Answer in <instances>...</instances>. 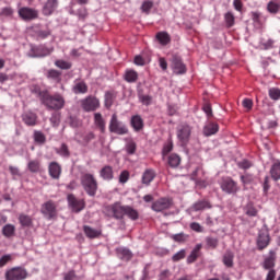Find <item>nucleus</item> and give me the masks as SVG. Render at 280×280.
<instances>
[{
    "mask_svg": "<svg viewBox=\"0 0 280 280\" xmlns=\"http://www.w3.org/2000/svg\"><path fill=\"white\" fill-rule=\"evenodd\" d=\"M27 170L31 174H40L43 172V166L40 165V160H31L27 163Z\"/></svg>",
    "mask_w": 280,
    "mask_h": 280,
    "instance_id": "nucleus-35",
    "label": "nucleus"
},
{
    "mask_svg": "<svg viewBox=\"0 0 280 280\" xmlns=\"http://www.w3.org/2000/svg\"><path fill=\"white\" fill-rule=\"evenodd\" d=\"M116 97H117V95L115 94L114 91L105 92L104 106L107 110H110V108L113 107V104H115Z\"/></svg>",
    "mask_w": 280,
    "mask_h": 280,
    "instance_id": "nucleus-38",
    "label": "nucleus"
},
{
    "mask_svg": "<svg viewBox=\"0 0 280 280\" xmlns=\"http://www.w3.org/2000/svg\"><path fill=\"white\" fill-rule=\"evenodd\" d=\"M118 180L121 185H126V182L127 180H130V172L125 170V171H121L119 177H118Z\"/></svg>",
    "mask_w": 280,
    "mask_h": 280,
    "instance_id": "nucleus-60",
    "label": "nucleus"
},
{
    "mask_svg": "<svg viewBox=\"0 0 280 280\" xmlns=\"http://www.w3.org/2000/svg\"><path fill=\"white\" fill-rule=\"evenodd\" d=\"M172 69L175 75H185V73H187V65H185V62H183V58L177 55L173 56Z\"/></svg>",
    "mask_w": 280,
    "mask_h": 280,
    "instance_id": "nucleus-12",
    "label": "nucleus"
},
{
    "mask_svg": "<svg viewBox=\"0 0 280 280\" xmlns=\"http://www.w3.org/2000/svg\"><path fill=\"white\" fill-rule=\"evenodd\" d=\"M174 150V140L172 139V136H170L166 140V142L163 144L162 148V158L165 159V156H167V154H170V152H172Z\"/></svg>",
    "mask_w": 280,
    "mask_h": 280,
    "instance_id": "nucleus-43",
    "label": "nucleus"
},
{
    "mask_svg": "<svg viewBox=\"0 0 280 280\" xmlns=\"http://www.w3.org/2000/svg\"><path fill=\"white\" fill-rule=\"evenodd\" d=\"M224 23L228 30H231V27L235 25V14L233 13V11H228L224 14Z\"/></svg>",
    "mask_w": 280,
    "mask_h": 280,
    "instance_id": "nucleus-45",
    "label": "nucleus"
},
{
    "mask_svg": "<svg viewBox=\"0 0 280 280\" xmlns=\"http://www.w3.org/2000/svg\"><path fill=\"white\" fill-rule=\"evenodd\" d=\"M220 189L229 196H237L240 194V184L231 176H223L219 182Z\"/></svg>",
    "mask_w": 280,
    "mask_h": 280,
    "instance_id": "nucleus-4",
    "label": "nucleus"
},
{
    "mask_svg": "<svg viewBox=\"0 0 280 280\" xmlns=\"http://www.w3.org/2000/svg\"><path fill=\"white\" fill-rule=\"evenodd\" d=\"M22 121L25 124V126L34 127L38 124V115L33 112H26L22 114Z\"/></svg>",
    "mask_w": 280,
    "mask_h": 280,
    "instance_id": "nucleus-26",
    "label": "nucleus"
},
{
    "mask_svg": "<svg viewBox=\"0 0 280 280\" xmlns=\"http://www.w3.org/2000/svg\"><path fill=\"white\" fill-rule=\"evenodd\" d=\"M18 14L22 21H34L38 19V10L28 7L20 8Z\"/></svg>",
    "mask_w": 280,
    "mask_h": 280,
    "instance_id": "nucleus-13",
    "label": "nucleus"
},
{
    "mask_svg": "<svg viewBox=\"0 0 280 280\" xmlns=\"http://www.w3.org/2000/svg\"><path fill=\"white\" fill-rule=\"evenodd\" d=\"M32 93H34V95L38 96L43 104V102H45V97L47 96L49 91H47V90L43 91V90H40V86L34 85L32 89Z\"/></svg>",
    "mask_w": 280,
    "mask_h": 280,
    "instance_id": "nucleus-48",
    "label": "nucleus"
},
{
    "mask_svg": "<svg viewBox=\"0 0 280 280\" xmlns=\"http://www.w3.org/2000/svg\"><path fill=\"white\" fill-rule=\"evenodd\" d=\"M81 108L84 113H95L102 106L100 98L94 95H89L80 101Z\"/></svg>",
    "mask_w": 280,
    "mask_h": 280,
    "instance_id": "nucleus-9",
    "label": "nucleus"
},
{
    "mask_svg": "<svg viewBox=\"0 0 280 280\" xmlns=\"http://www.w3.org/2000/svg\"><path fill=\"white\" fill-rule=\"evenodd\" d=\"M36 36L40 40H45V38H49V36H51V30H49V28L39 30L36 32Z\"/></svg>",
    "mask_w": 280,
    "mask_h": 280,
    "instance_id": "nucleus-55",
    "label": "nucleus"
},
{
    "mask_svg": "<svg viewBox=\"0 0 280 280\" xmlns=\"http://www.w3.org/2000/svg\"><path fill=\"white\" fill-rule=\"evenodd\" d=\"M55 151L63 159H69V156H71V151L69 150V145H67V143H61L60 148L56 149Z\"/></svg>",
    "mask_w": 280,
    "mask_h": 280,
    "instance_id": "nucleus-46",
    "label": "nucleus"
},
{
    "mask_svg": "<svg viewBox=\"0 0 280 280\" xmlns=\"http://www.w3.org/2000/svg\"><path fill=\"white\" fill-rule=\"evenodd\" d=\"M250 16L254 27H256V30H264V25H266V21H268V18L264 15V13L258 11H252Z\"/></svg>",
    "mask_w": 280,
    "mask_h": 280,
    "instance_id": "nucleus-14",
    "label": "nucleus"
},
{
    "mask_svg": "<svg viewBox=\"0 0 280 280\" xmlns=\"http://www.w3.org/2000/svg\"><path fill=\"white\" fill-rule=\"evenodd\" d=\"M63 280H78V275H75V270L71 269L68 272L63 273Z\"/></svg>",
    "mask_w": 280,
    "mask_h": 280,
    "instance_id": "nucleus-64",
    "label": "nucleus"
},
{
    "mask_svg": "<svg viewBox=\"0 0 280 280\" xmlns=\"http://www.w3.org/2000/svg\"><path fill=\"white\" fill-rule=\"evenodd\" d=\"M267 10L270 14H277L280 10V3L277 0H271L267 4Z\"/></svg>",
    "mask_w": 280,
    "mask_h": 280,
    "instance_id": "nucleus-50",
    "label": "nucleus"
},
{
    "mask_svg": "<svg viewBox=\"0 0 280 280\" xmlns=\"http://www.w3.org/2000/svg\"><path fill=\"white\" fill-rule=\"evenodd\" d=\"M33 140L37 145H45L47 143V136L40 130H34Z\"/></svg>",
    "mask_w": 280,
    "mask_h": 280,
    "instance_id": "nucleus-42",
    "label": "nucleus"
},
{
    "mask_svg": "<svg viewBox=\"0 0 280 280\" xmlns=\"http://www.w3.org/2000/svg\"><path fill=\"white\" fill-rule=\"evenodd\" d=\"M241 183L244 187H246V185H253L255 177L253 174L246 173L245 175H241Z\"/></svg>",
    "mask_w": 280,
    "mask_h": 280,
    "instance_id": "nucleus-52",
    "label": "nucleus"
},
{
    "mask_svg": "<svg viewBox=\"0 0 280 280\" xmlns=\"http://www.w3.org/2000/svg\"><path fill=\"white\" fill-rule=\"evenodd\" d=\"M243 211H244L245 215H247L248 218H257V215L259 214V210H257V208L255 207V203H253V201H249L243 208Z\"/></svg>",
    "mask_w": 280,
    "mask_h": 280,
    "instance_id": "nucleus-39",
    "label": "nucleus"
},
{
    "mask_svg": "<svg viewBox=\"0 0 280 280\" xmlns=\"http://www.w3.org/2000/svg\"><path fill=\"white\" fill-rule=\"evenodd\" d=\"M58 10V0H46L43 5L42 12L44 16H51Z\"/></svg>",
    "mask_w": 280,
    "mask_h": 280,
    "instance_id": "nucleus-20",
    "label": "nucleus"
},
{
    "mask_svg": "<svg viewBox=\"0 0 280 280\" xmlns=\"http://www.w3.org/2000/svg\"><path fill=\"white\" fill-rule=\"evenodd\" d=\"M13 15H14V9H12L11 7H5L1 9L0 16L10 18Z\"/></svg>",
    "mask_w": 280,
    "mask_h": 280,
    "instance_id": "nucleus-63",
    "label": "nucleus"
},
{
    "mask_svg": "<svg viewBox=\"0 0 280 280\" xmlns=\"http://www.w3.org/2000/svg\"><path fill=\"white\" fill-rule=\"evenodd\" d=\"M122 80L128 82V84H135L139 81V72L132 68L126 69L122 74Z\"/></svg>",
    "mask_w": 280,
    "mask_h": 280,
    "instance_id": "nucleus-24",
    "label": "nucleus"
},
{
    "mask_svg": "<svg viewBox=\"0 0 280 280\" xmlns=\"http://www.w3.org/2000/svg\"><path fill=\"white\" fill-rule=\"evenodd\" d=\"M269 97H270V100H273L275 102L279 101V98H280V89L279 88H271L269 90Z\"/></svg>",
    "mask_w": 280,
    "mask_h": 280,
    "instance_id": "nucleus-59",
    "label": "nucleus"
},
{
    "mask_svg": "<svg viewBox=\"0 0 280 280\" xmlns=\"http://www.w3.org/2000/svg\"><path fill=\"white\" fill-rule=\"evenodd\" d=\"M77 16L79 21H86L89 19V10L86 8L78 9Z\"/></svg>",
    "mask_w": 280,
    "mask_h": 280,
    "instance_id": "nucleus-56",
    "label": "nucleus"
},
{
    "mask_svg": "<svg viewBox=\"0 0 280 280\" xmlns=\"http://www.w3.org/2000/svg\"><path fill=\"white\" fill-rule=\"evenodd\" d=\"M28 277L27 270L23 267H13L5 271V280H25Z\"/></svg>",
    "mask_w": 280,
    "mask_h": 280,
    "instance_id": "nucleus-10",
    "label": "nucleus"
},
{
    "mask_svg": "<svg viewBox=\"0 0 280 280\" xmlns=\"http://www.w3.org/2000/svg\"><path fill=\"white\" fill-rule=\"evenodd\" d=\"M198 172H200V167H197L191 173V180H194L195 185H197V187H200V189H206V187H209V182H207L206 178L198 177Z\"/></svg>",
    "mask_w": 280,
    "mask_h": 280,
    "instance_id": "nucleus-30",
    "label": "nucleus"
},
{
    "mask_svg": "<svg viewBox=\"0 0 280 280\" xmlns=\"http://www.w3.org/2000/svg\"><path fill=\"white\" fill-rule=\"evenodd\" d=\"M155 42H158L161 47H167V45L172 44V35L166 31H160L155 34Z\"/></svg>",
    "mask_w": 280,
    "mask_h": 280,
    "instance_id": "nucleus-19",
    "label": "nucleus"
},
{
    "mask_svg": "<svg viewBox=\"0 0 280 280\" xmlns=\"http://www.w3.org/2000/svg\"><path fill=\"white\" fill-rule=\"evenodd\" d=\"M33 54L37 56V58H45V56H50L51 51H54L52 48H48L44 45L36 46L32 48Z\"/></svg>",
    "mask_w": 280,
    "mask_h": 280,
    "instance_id": "nucleus-34",
    "label": "nucleus"
},
{
    "mask_svg": "<svg viewBox=\"0 0 280 280\" xmlns=\"http://www.w3.org/2000/svg\"><path fill=\"white\" fill-rule=\"evenodd\" d=\"M270 245V234L267 231H260L257 237L258 250H264Z\"/></svg>",
    "mask_w": 280,
    "mask_h": 280,
    "instance_id": "nucleus-18",
    "label": "nucleus"
},
{
    "mask_svg": "<svg viewBox=\"0 0 280 280\" xmlns=\"http://www.w3.org/2000/svg\"><path fill=\"white\" fill-rule=\"evenodd\" d=\"M67 200L68 206L72 209L73 213H80L86 209V201L84 199H79L73 194H68Z\"/></svg>",
    "mask_w": 280,
    "mask_h": 280,
    "instance_id": "nucleus-11",
    "label": "nucleus"
},
{
    "mask_svg": "<svg viewBox=\"0 0 280 280\" xmlns=\"http://www.w3.org/2000/svg\"><path fill=\"white\" fill-rule=\"evenodd\" d=\"M192 211H205V209H213V205L209 199H201L196 201L192 207Z\"/></svg>",
    "mask_w": 280,
    "mask_h": 280,
    "instance_id": "nucleus-32",
    "label": "nucleus"
},
{
    "mask_svg": "<svg viewBox=\"0 0 280 280\" xmlns=\"http://www.w3.org/2000/svg\"><path fill=\"white\" fill-rule=\"evenodd\" d=\"M48 174L52 180H60L62 176V166L58 162H50L48 164Z\"/></svg>",
    "mask_w": 280,
    "mask_h": 280,
    "instance_id": "nucleus-16",
    "label": "nucleus"
},
{
    "mask_svg": "<svg viewBox=\"0 0 280 280\" xmlns=\"http://www.w3.org/2000/svg\"><path fill=\"white\" fill-rule=\"evenodd\" d=\"M276 264H277V252L270 250L269 255L265 257L261 266L264 270H275Z\"/></svg>",
    "mask_w": 280,
    "mask_h": 280,
    "instance_id": "nucleus-17",
    "label": "nucleus"
},
{
    "mask_svg": "<svg viewBox=\"0 0 280 280\" xmlns=\"http://www.w3.org/2000/svg\"><path fill=\"white\" fill-rule=\"evenodd\" d=\"M187 257V249H180L176 254L172 256V261L174 264H178V261H183Z\"/></svg>",
    "mask_w": 280,
    "mask_h": 280,
    "instance_id": "nucleus-51",
    "label": "nucleus"
},
{
    "mask_svg": "<svg viewBox=\"0 0 280 280\" xmlns=\"http://www.w3.org/2000/svg\"><path fill=\"white\" fill-rule=\"evenodd\" d=\"M60 119H61V114L60 113H54L50 117V124L55 128H58L60 126Z\"/></svg>",
    "mask_w": 280,
    "mask_h": 280,
    "instance_id": "nucleus-58",
    "label": "nucleus"
},
{
    "mask_svg": "<svg viewBox=\"0 0 280 280\" xmlns=\"http://www.w3.org/2000/svg\"><path fill=\"white\" fill-rule=\"evenodd\" d=\"M191 130H194V128L188 122H182L177 127V139L182 148L189 145V141H191Z\"/></svg>",
    "mask_w": 280,
    "mask_h": 280,
    "instance_id": "nucleus-5",
    "label": "nucleus"
},
{
    "mask_svg": "<svg viewBox=\"0 0 280 280\" xmlns=\"http://www.w3.org/2000/svg\"><path fill=\"white\" fill-rule=\"evenodd\" d=\"M103 214L105 218H113L114 220H124L126 215L133 222L139 220V211L131 206L121 203V201H115L114 203L104 206Z\"/></svg>",
    "mask_w": 280,
    "mask_h": 280,
    "instance_id": "nucleus-1",
    "label": "nucleus"
},
{
    "mask_svg": "<svg viewBox=\"0 0 280 280\" xmlns=\"http://www.w3.org/2000/svg\"><path fill=\"white\" fill-rule=\"evenodd\" d=\"M47 80H51L56 84H60L62 82V71L56 69H49L45 73Z\"/></svg>",
    "mask_w": 280,
    "mask_h": 280,
    "instance_id": "nucleus-29",
    "label": "nucleus"
},
{
    "mask_svg": "<svg viewBox=\"0 0 280 280\" xmlns=\"http://www.w3.org/2000/svg\"><path fill=\"white\" fill-rule=\"evenodd\" d=\"M83 233L88 240H97L102 237V228L93 229L90 225H83Z\"/></svg>",
    "mask_w": 280,
    "mask_h": 280,
    "instance_id": "nucleus-22",
    "label": "nucleus"
},
{
    "mask_svg": "<svg viewBox=\"0 0 280 280\" xmlns=\"http://www.w3.org/2000/svg\"><path fill=\"white\" fill-rule=\"evenodd\" d=\"M117 257L121 259V261H130L132 259L133 254L128 247H117L115 249Z\"/></svg>",
    "mask_w": 280,
    "mask_h": 280,
    "instance_id": "nucleus-28",
    "label": "nucleus"
},
{
    "mask_svg": "<svg viewBox=\"0 0 280 280\" xmlns=\"http://www.w3.org/2000/svg\"><path fill=\"white\" fill-rule=\"evenodd\" d=\"M42 104L47 108V110H62V108L67 106V101L60 93L51 94L48 92Z\"/></svg>",
    "mask_w": 280,
    "mask_h": 280,
    "instance_id": "nucleus-3",
    "label": "nucleus"
},
{
    "mask_svg": "<svg viewBox=\"0 0 280 280\" xmlns=\"http://www.w3.org/2000/svg\"><path fill=\"white\" fill-rule=\"evenodd\" d=\"M130 126L135 132H141V130L145 128V122L143 121L141 115H133L130 118Z\"/></svg>",
    "mask_w": 280,
    "mask_h": 280,
    "instance_id": "nucleus-23",
    "label": "nucleus"
},
{
    "mask_svg": "<svg viewBox=\"0 0 280 280\" xmlns=\"http://www.w3.org/2000/svg\"><path fill=\"white\" fill-rule=\"evenodd\" d=\"M153 8H154V2L152 0H145L142 2L140 10L144 14H150V10H152Z\"/></svg>",
    "mask_w": 280,
    "mask_h": 280,
    "instance_id": "nucleus-54",
    "label": "nucleus"
},
{
    "mask_svg": "<svg viewBox=\"0 0 280 280\" xmlns=\"http://www.w3.org/2000/svg\"><path fill=\"white\" fill-rule=\"evenodd\" d=\"M174 207V198L172 197H160L151 205L152 211L155 213H163V211H170Z\"/></svg>",
    "mask_w": 280,
    "mask_h": 280,
    "instance_id": "nucleus-8",
    "label": "nucleus"
},
{
    "mask_svg": "<svg viewBox=\"0 0 280 280\" xmlns=\"http://www.w3.org/2000/svg\"><path fill=\"white\" fill-rule=\"evenodd\" d=\"M125 150L127 154L132 155L137 153V142L135 140H130L129 142L126 143Z\"/></svg>",
    "mask_w": 280,
    "mask_h": 280,
    "instance_id": "nucleus-53",
    "label": "nucleus"
},
{
    "mask_svg": "<svg viewBox=\"0 0 280 280\" xmlns=\"http://www.w3.org/2000/svg\"><path fill=\"white\" fill-rule=\"evenodd\" d=\"M201 250L202 244H197L188 255L186 259L187 264H196V261H198L199 257L202 255Z\"/></svg>",
    "mask_w": 280,
    "mask_h": 280,
    "instance_id": "nucleus-27",
    "label": "nucleus"
},
{
    "mask_svg": "<svg viewBox=\"0 0 280 280\" xmlns=\"http://www.w3.org/2000/svg\"><path fill=\"white\" fill-rule=\"evenodd\" d=\"M69 126L71 128H80V126H82V121H80V119L75 116H70L69 117Z\"/></svg>",
    "mask_w": 280,
    "mask_h": 280,
    "instance_id": "nucleus-62",
    "label": "nucleus"
},
{
    "mask_svg": "<svg viewBox=\"0 0 280 280\" xmlns=\"http://www.w3.org/2000/svg\"><path fill=\"white\" fill-rule=\"evenodd\" d=\"M55 67H57L58 69H61L63 71H69V69H71V67H73V63H71V61H67L65 59H57L55 61Z\"/></svg>",
    "mask_w": 280,
    "mask_h": 280,
    "instance_id": "nucleus-47",
    "label": "nucleus"
},
{
    "mask_svg": "<svg viewBox=\"0 0 280 280\" xmlns=\"http://www.w3.org/2000/svg\"><path fill=\"white\" fill-rule=\"evenodd\" d=\"M94 125L104 135L106 132V119L102 116V113H94Z\"/></svg>",
    "mask_w": 280,
    "mask_h": 280,
    "instance_id": "nucleus-33",
    "label": "nucleus"
},
{
    "mask_svg": "<svg viewBox=\"0 0 280 280\" xmlns=\"http://www.w3.org/2000/svg\"><path fill=\"white\" fill-rule=\"evenodd\" d=\"M81 187H83L85 194L95 198L97 196V189H100V184L94 174L83 173L80 177Z\"/></svg>",
    "mask_w": 280,
    "mask_h": 280,
    "instance_id": "nucleus-2",
    "label": "nucleus"
},
{
    "mask_svg": "<svg viewBox=\"0 0 280 280\" xmlns=\"http://www.w3.org/2000/svg\"><path fill=\"white\" fill-rule=\"evenodd\" d=\"M219 245H220V240H218L217 237H212V236L206 237L207 248H211L212 250H215V248H218Z\"/></svg>",
    "mask_w": 280,
    "mask_h": 280,
    "instance_id": "nucleus-49",
    "label": "nucleus"
},
{
    "mask_svg": "<svg viewBox=\"0 0 280 280\" xmlns=\"http://www.w3.org/2000/svg\"><path fill=\"white\" fill-rule=\"evenodd\" d=\"M154 178H156V171H154L153 168H147L142 173L141 183L142 185H145V187H150Z\"/></svg>",
    "mask_w": 280,
    "mask_h": 280,
    "instance_id": "nucleus-25",
    "label": "nucleus"
},
{
    "mask_svg": "<svg viewBox=\"0 0 280 280\" xmlns=\"http://www.w3.org/2000/svg\"><path fill=\"white\" fill-rule=\"evenodd\" d=\"M100 176L103 180H113V178H115V171L113 170V166L104 165L100 170Z\"/></svg>",
    "mask_w": 280,
    "mask_h": 280,
    "instance_id": "nucleus-31",
    "label": "nucleus"
},
{
    "mask_svg": "<svg viewBox=\"0 0 280 280\" xmlns=\"http://www.w3.org/2000/svg\"><path fill=\"white\" fill-rule=\"evenodd\" d=\"M108 130L113 135H119V136L128 135L129 132L128 126H126V124L120 121L119 116H117V113H114L112 115Z\"/></svg>",
    "mask_w": 280,
    "mask_h": 280,
    "instance_id": "nucleus-6",
    "label": "nucleus"
},
{
    "mask_svg": "<svg viewBox=\"0 0 280 280\" xmlns=\"http://www.w3.org/2000/svg\"><path fill=\"white\" fill-rule=\"evenodd\" d=\"M233 259H235V254L231 249H228L224 253L223 258H222L224 267L225 268H233V266H234Z\"/></svg>",
    "mask_w": 280,
    "mask_h": 280,
    "instance_id": "nucleus-37",
    "label": "nucleus"
},
{
    "mask_svg": "<svg viewBox=\"0 0 280 280\" xmlns=\"http://www.w3.org/2000/svg\"><path fill=\"white\" fill-rule=\"evenodd\" d=\"M93 139H95V132L90 131V132L83 135V137H82V144L83 145H88V144L91 143V141H93Z\"/></svg>",
    "mask_w": 280,
    "mask_h": 280,
    "instance_id": "nucleus-57",
    "label": "nucleus"
},
{
    "mask_svg": "<svg viewBox=\"0 0 280 280\" xmlns=\"http://www.w3.org/2000/svg\"><path fill=\"white\" fill-rule=\"evenodd\" d=\"M18 220L23 229H30L34 226V219H32V217H30L28 214L21 213Z\"/></svg>",
    "mask_w": 280,
    "mask_h": 280,
    "instance_id": "nucleus-36",
    "label": "nucleus"
},
{
    "mask_svg": "<svg viewBox=\"0 0 280 280\" xmlns=\"http://www.w3.org/2000/svg\"><path fill=\"white\" fill-rule=\"evenodd\" d=\"M16 233V226H14L13 224H5L3 228H2V235L4 237H14Z\"/></svg>",
    "mask_w": 280,
    "mask_h": 280,
    "instance_id": "nucleus-44",
    "label": "nucleus"
},
{
    "mask_svg": "<svg viewBox=\"0 0 280 280\" xmlns=\"http://www.w3.org/2000/svg\"><path fill=\"white\" fill-rule=\"evenodd\" d=\"M218 132H220V125H218V122L209 121L203 126V137H213V135H218Z\"/></svg>",
    "mask_w": 280,
    "mask_h": 280,
    "instance_id": "nucleus-21",
    "label": "nucleus"
},
{
    "mask_svg": "<svg viewBox=\"0 0 280 280\" xmlns=\"http://www.w3.org/2000/svg\"><path fill=\"white\" fill-rule=\"evenodd\" d=\"M269 174L272 180L277 182L280 180V161L276 160L270 167Z\"/></svg>",
    "mask_w": 280,
    "mask_h": 280,
    "instance_id": "nucleus-40",
    "label": "nucleus"
},
{
    "mask_svg": "<svg viewBox=\"0 0 280 280\" xmlns=\"http://www.w3.org/2000/svg\"><path fill=\"white\" fill-rule=\"evenodd\" d=\"M40 213L46 220H56L58 218V205L54 200H47L40 206Z\"/></svg>",
    "mask_w": 280,
    "mask_h": 280,
    "instance_id": "nucleus-7",
    "label": "nucleus"
},
{
    "mask_svg": "<svg viewBox=\"0 0 280 280\" xmlns=\"http://www.w3.org/2000/svg\"><path fill=\"white\" fill-rule=\"evenodd\" d=\"M72 93H74V95H86V93H89L86 81L80 78L75 79L72 85Z\"/></svg>",
    "mask_w": 280,
    "mask_h": 280,
    "instance_id": "nucleus-15",
    "label": "nucleus"
},
{
    "mask_svg": "<svg viewBox=\"0 0 280 280\" xmlns=\"http://www.w3.org/2000/svg\"><path fill=\"white\" fill-rule=\"evenodd\" d=\"M180 155L178 153H171L167 156V165L171 166L173 170H176V167L180 166Z\"/></svg>",
    "mask_w": 280,
    "mask_h": 280,
    "instance_id": "nucleus-41",
    "label": "nucleus"
},
{
    "mask_svg": "<svg viewBox=\"0 0 280 280\" xmlns=\"http://www.w3.org/2000/svg\"><path fill=\"white\" fill-rule=\"evenodd\" d=\"M237 167H240V170H250V167H253V162L244 159L243 161L237 162Z\"/></svg>",
    "mask_w": 280,
    "mask_h": 280,
    "instance_id": "nucleus-61",
    "label": "nucleus"
}]
</instances>
